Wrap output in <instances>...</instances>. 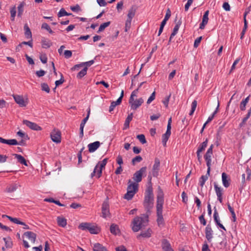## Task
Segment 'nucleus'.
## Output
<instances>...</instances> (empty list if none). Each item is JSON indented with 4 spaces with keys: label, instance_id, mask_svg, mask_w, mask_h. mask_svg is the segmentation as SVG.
Wrapping results in <instances>:
<instances>
[{
    "label": "nucleus",
    "instance_id": "1",
    "mask_svg": "<svg viewBox=\"0 0 251 251\" xmlns=\"http://www.w3.org/2000/svg\"><path fill=\"white\" fill-rule=\"evenodd\" d=\"M164 201V193L160 187L159 186L157 191L156 201L157 222L159 226L164 225V219L162 215Z\"/></svg>",
    "mask_w": 251,
    "mask_h": 251
},
{
    "label": "nucleus",
    "instance_id": "2",
    "mask_svg": "<svg viewBox=\"0 0 251 251\" xmlns=\"http://www.w3.org/2000/svg\"><path fill=\"white\" fill-rule=\"evenodd\" d=\"M154 204V195L151 186H148L146 190L145 199L143 202L144 206L147 211V214L151 213Z\"/></svg>",
    "mask_w": 251,
    "mask_h": 251
},
{
    "label": "nucleus",
    "instance_id": "3",
    "mask_svg": "<svg viewBox=\"0 0 251 251\" xmlns=\"http://www.w3.org/2000/svg\"><path fill=\"white\" fill-rule=\"evenodd\" d=\"M149 221V214H143L141 216H137L133 220L132 229L133 231L137 232L143 227L147 225Z\"/></svg>",
    "mask_w": 251,
    "mask_h": 251
},
{
    "label": "nucleus",
    "instance_id": "4",
    "mask_svg": "<svg viewBox=\"0 0 251 251\" xmlns=\"http://www.w3.org/2000/svg\"><path fill=\"white\" fill-rule=\"evenodd\" d=\"M107 158H104L101 161H99L97 165L95 166L93 172L91 175V177H93L95 175L97 176L98 178H100L102 174V170L105 168V166L107 162Z\"/></svg>",
    "mask_w": 251,
    "mask_h": 251
},
{
    "label": "nucleus",
    "instance_id": "5",
    "mask_svg": "<svg viewBox=\"0 0 251 251\" xmlns=\"http://www.w3.org/2000/svg\"><path fill=\"white\" fill-rule=\"evenodd\" d=\"M78 228L83 230H88L91 234H98L100 231V229L93 224L88 223H82Z\"/></svg>",
    "mask_w": 251,
    "mask_h": 251
},
{
    "label": "nucleus",
    "instance_id": "6",
    "mask_svg": "<svg viewBox=\"0 0 251 251\" xmlns=\"http://www.w3.org/2000/svg\"><path fill=\"white\" fill-rule=\"evenodd\" d=\"M146 171L147 167H143L134 174L132 179L134 180L135 182L138 184V183L141 181L142 176L144 174L146 173Z\"/></svg>",
    "mask_w": 251,
    "mask_h": 251
},
{
    "label": "nucleus",
    "instance_id": "7",
    "mask_svg": "<svg viewBox=\"0 0 251 251\" xmlns=\"http://www.w3.org/2000/svg\"><path fill=\"white\" fill-rule=\"evenodd\" d=\"M144 102L143 98H140L138 99H133L132 100H129V103L131 106V108L133 110H136Z\"/></svg>",
    "mask_w": 251,
    "mask_h": 251
},
{
    "label": "nucleus",
    "instance_id": "8",
    "mask_svg": "<svg viewBox=\"0 0 251 251\" xmlns=\"http://www.w3.org/2000/svg\"><path fill=\"white\" fill-rule=\"evenodd\" d=\"M52 141L56 143L61 142V132L58 129H54L50 133Z\"/></svg>",
    "mask_w": 251,
    "mask_h": 251
},
{
    "label": "nucleus",
    "instance_id": "9",
    "mask_svg": "<svg viewBox=\"0 0 251 251\" xmlns=\"http://www.w3.org/2000/svg\"><path fill=\"white\" fill-rule=\"evenodd\" d=\"M0 143H3V144H6L9 145H20V144H23V141H20L19 142H18L16 139H9V140H6L5 139H3L2 137H0Z\"/></svg>",
    "mask_w": 251,
    "mask_h": 251
},
{
    "label": "nucleus",
    "instance_id": "10",
    "mask_svg": "<svg viewBox=\"0 0 251 251\" xmlns=\"http://www.w3.org/2000/svg\"><path fill=\"white\" fill-rule=\"evenodd\" d=\"M23 124L27 126L30 128L31 129L39 131L42 129L41 127L39 126L37 124L35 123L31 122L26 120L23 121Z\"/></svg>",
    "mask_w": 251,
    "mask_h": 251
},
{
    "label": "nucleus",
    "instance_id": "11",
    "mask_svg": "<svg viewBox=\"0 0 251 251\" xmlns=\"http://www.w3.org/2000/svg\"><path fill=\"white\" fill-rule=\"evenodd\" d=\"M13 96L15 102L18 104L20 107H25L26 105L27 102L24 100L23 96L14 95H13Z\"/></svg>",
    "mask_w": 251,
    "mask_h": 251
},
{
    "label": "nucleus",
    "instance_id": "12",
    "mask_svg": "<svg viewBox=\"0 0 251 251\" xmlns=\"http://www.w3.org/2000/svg\"><path fill=\"white\" fill-rule=\"evenodd\" d=\"M160 160L156 158L154 160V164L152 167V175L153 176H157L158 174L160 167Z\"/></svg>",
    "mask_w": 251,
    "mask_h": 251
},
{
    "label": "nucleus",
    "instance_id": "13",
    "mask_svg": "<svg viewBox=\"0 0 251 251\" xmlns=\"http://www.w3.org/2000/svg\"><path fill=\"white\" fill-rule=\"evenodd\" d=\"M109 207V206L107 202H103L102 205V217L104 218L109 216L110 215Z\"/></svg>",
    "mask_w": 251,
    "mask_h": 251
},
{
    "label": "nucleus",
    "instance_id": "14",
    "mask_svg": "<svg viewBox=\"0 0 251 251\" xmlns=\"http://www.w3.org/2000/svg\"><path fill=\"white\" fill-rule=\"evenodd\" d=\"M128 186L127 188V191H133V193H136L138 191V184L136 182H133L130 179L128 180Z\"/></svg>",
    "mask_w": 251,
    "mask_h": 251
},
{
    "label": "nucleus",
    "instance_id": "15",
    "mask_svg": "<svg viewBox=\"0 0 251 251\" xmlns=\"http://www.w3.org/2000/svg\"><path fill=\"white\" fill-rule=\"evenodd\" d=\"M213 155V152H210V151H207L206 153L204 155V158L206 162V165L207 169H211V156Z\"/></svg>",
    "mask_w": 251,
    "mask_h": 251
},
{
    "label": "nucleus",
    "instance_id": "16",
    "mask_svg": "<svg viewBox=\"0 0 251 251\" xmlns=\"http://www.w3.org/2000/svg\"><path fill=\"white\" fill-rule=\"evenodd\" d=\"M222 179L223 185L227 188L230 184V179L226 173H223L222 174Z\"/></svg>",
    "mask_w": 251,
    "mask_h": 251
},
{
    "label": "nucleus",
    "instance_id": "17",
    "mask_svg": "<svg viewBox=\"0 0 251 251\" xmlns=\"http://www.w3.org/2000/svg\"><path fill=\"white\" fill-rule=\"evenodd\" d=\"M162 248L163 251H174L169 242L165 239L162 241Z\"/></svg>",
    "mask_w": 251,
    "mask_h": 251
},
{
    "label": "nucleus",
    "instance_id": "18",
    "mask_svg": "<svg viewBox=\"0 0 251 251\" xmlns=\"http://www.w3.org/2000/svg\"><path fill=\"white\" fill-rule=\"evenodd\" d=\"M100 142L99 141H96L94 143H90L88 145V150L90 152H93L95 151L100 146Z\"/></svg>",
    "mask_w": 251,
    "mask_h": 251
},
{
    "label": "nucleus",
    "instance_id": "19",
    "mask_svg": "<svg viewBox=\"0 0 251 251\" xmlns=\"http://www.w3.org/2000/svg\"><path fill=\"white\" fill-rule=\"evenodd\" d=\"M214 209H215V210H214V215H213V218H214V220L216 224L220 227H221V228L226 230V229L225 227L222 224L220 223V219L219 217L218 213L217 212V210L216 209V207H214Z\"/></svg>",
    "mask_w": 251,
    "mask_h": 251
},
{
    "label": "nucleus",
    "instance_id": "20",
    "mask_svg": "<svg viewBox=\"0 0 251 251\" xmlns=\"http://www.w3.org/2000/svg\"><path fill=\"white\" fill-rule=\"evenodd\" d=\"M17 135L22 138L21 141H23V144H20L21 146H24L25 145V141L29 139L28 135L25 132L20 130L17 132Z\"/></svg>",
    "mask_w": 251,
    "mask_h": 251
},
{
    "label": "nucleus",
    "instance_id": "21",
    "mask_svg": "<svg viewBox=\"0 0 251 251\" xmlns=\"http://www.w3.org/2000/svg\"><path fill=\"white\" fill-rule=\"evenodd\" d=\"M25 236L28 238V239L31 241L33 243L35 242L36 239V234L31 231L25 232L24 234Z\"/></svg>",
    "mask_w": 251,
    "mask_h": 251
},
{
    "label": "nucleus",
    "instance_id": "22",
    "mask_svg": "<svg viewBox=\"0 0 251 251\" xmlns=\"http://www.w3.org/2000/svg\"><path fill=\"white\" fill-rule=\"evenodd\" d=\"M211 227L209 225H207L205 228V237L208 241H210L213 237Z\"/></svg>",
    "mask_w": 251,
    "mask_h": 251
},
{
    "label": "nucleus",
    "instance_id": "23",
    "mask_svg": "<svg viewBox=\"0 0 251 251\" xmlns=\"http://www.w3.org/2000/svg\"><path fill=\"white\" fill-rule=\"evenodd\" d=\"M211 169H207V173L205 176H202L200 179V185L201 187H203L205 181L207 180L210 176V172Z\"/></svg>",
    "mask_w": 251,
    "mask_h": 251
},
{
    "label": "nucleus",
    "instance_id": "24",
    "mask_svg": "<svg viewBox=\"0 0 251 251\" xmlns=\"http://www.w3.org/2000/svg\"><path fill=\"white\" fill-rule=\"evenodd\" d=\"M151 235V230L149 228L146 231H142L139 235L137 236V238L139 239L141 237L144 238H149Z\"/></svg>",
    "mask_w": 251,
    "mask_h": 251
},
{
    "label": "nucleus",
    "instance_id": "25",
    "mask_svg": "<svg viewBox=\"0 0 251 251\" xmlns=\"http://www.w3.org/2000/svg\"><path fill=\"white\" fill-rule=\"evenodd\" d=\"M13 155V156H15V158H17V159L18 160V161L19 163H20L21 164H23L26 166H27L26 161L23 156H22L21 155L18 154H16V153H14Z\"/></svg>",
    "mask_w": 251,
    "mask_h": 251
},
{
    "label": "nucleus",
    "instance_id": "26",
    "mask_svg": "<svg viewBox=\"0 0 251 251\" xmlns=\"http://www.w3.org/2000/svg\"><path fill=\"white\" fill-rule=\"evenodd\" d=\"M41 44L43 48L48 49L52 45V43L50 40L43 38L42 39Z\"/></svg>",
    "mask_w": 251,
    "mask_h": 251
},
{
    "label": "nucleus",
    "instance_id": "27",
    "mask_svg": "<svg viewBox=\"0 0 251 251\" xmlns=\"http://www.w3.org/2000/svg\"><path fill=\"white\" fill-rule=\"evenodd\" d=\"M136 11L135 6H132L128 10L127 14V19L131 20L134 17Z\"/></svg>",
    "mask_w": 251,
    "mask_h": 251
},
{
    "label": "nucleus",
    "instance_id": "28",
    "mask_svg": "<svg viewBox=\"0 0 251 251\" xmlns=\"http://www.w3.org/2000/svg\"><path fill=\"white\" fill-rule=\"evenodd\" d=\"M94 251H107L106 249L100 243H96L93 246Z\"/></svg>",
    "mask_w": 251,
    "mask_h": 251
},
{
    "label": "nucleus",
    "instance_id": "29",
    "mask_svg": "<svg viewBox=\"0 0 251 251\" xmlns=\"http://www.w3.org/2000/svg\"><path fill=\"white\" fill-rule=\"evenodd\" d=\"M57 222L58 226L61 227H65L67 225V220L64 217H58Z\"/></svg>",
    "mask_w": 251,
    "mask_h": 251
},
{
    "label": "nucleus",
    "instance_id": "30",
    "mask_svg": "<svg viewBox=\"0 0 251 251\" xmlns=\"http://www.w3.org/2000/svg\"><path fill=\"white\" fill-rule=\"evenodd\" d=\"M132 118H133V114L132 113H130V114H129L128 115L127 117L126 118V119L125 121V124H124V127L123 128L124 130L129 127V123L132 120Z\"/></svg>",
    "mask_w": 251,
    "mask_h": 251
},
{
    "label": "nucleus",
    "instance_id": "31",
    "mask_svg": "<svg viewBox=\"0 0 251 251\" xmlns=\"http://www.w3.org/2000/svg\"><path fill=\"white\" fill-rule=\"evenodd\" d=\"M18 188V185L17 184H12L8 186L5 191L8 193H12L15 191Z\"/></svg>",
    "mask_w": 251,
    "mask_h": 251
},
{
    "label": "nucleus",
    "instance_id": "32",
    "mask_svg": "<svg viewBox=\"0 0 251 251\" xmlns=\"http://www.w3.org/2000/svg\"><path fill=\"white\" fill-rule=\"evenodd\" d=\"M25 34L27 38L31 39L32 33L28 25L26 24L24 25Z\"/></svg>",
    "mask_w": 251,
    "mask_h": 251
},
{
    "label": "nucleus",
    "instance_id": "33",
    "mask_svg": "<svg viewBox=\"0 0 251 251\" xmlns=\"http://www.w3.org/2000/svg\"><path fill=\"white\" fill-rule=\"evenodd\" d=\"M3 241L5 242V246L6 248H11L13 246V243L10 237L3 238Z\"/></svg>",
    "mask_w": 251,
    "mask_h": 251
},
{
    "label": "nucleus",
    "instance_id": "34",
    "mask_svg": "<svg viewBox=\"0 0 251 251\" xmlns=\"http://www.w3.org/2000/svg\"><path fill=\"white\" fill-rule=\"evenodd\" d=\"M250 96L247 97L245 100H243L240 104V109L242 111H244L246 109V106L249 102Z\"/></svg>",
    "mask_w": 251,
    "mask_h": 251
},
{
    "label": "nucleus",
    "instance_id": "35",
    "mask_svg": "<svg viewBox=\"0 0 251 251\" xmlns=\"http://www.w3.org/2000/svg\"><path fill=\"white\" fill-rule=\"evenodd\" d=\"M110 230V232L115 235L117 234L120 232L118 226L114 224L111 225Z\"/></svg>",
    "mask_w": 251,
    "mask_h": 251
},
{
    "label": "nucleus",
    "instance_id": "36",
    "mask_svg": "<svg viewBox=\"0 0 251 251\" xmlns=\"http://www.w3.org/2000/svg\"><path fill=\"white\" fill-rule=\"evenodd\" d=\"M208 139H206L205 141L203 142L201 144H200V146L198 148L197 151L199 152H201L203 151L206 147L207 146Z\"/></svg>",
    "mask_w": 251,
    "mask_h": 251
},
{
    "label": "nucleus",
    "instance_id": "37",
    "mask_svg": "<svg viewBox=\"0 0 251 251\" xmlns=\"http://www.w3.org/2000/svg\"><path fill=\"white\" fill-rule=\"evenodd\" d=\"M214 189L217 196H222L223 195V189L219 187L216 182L214 184Z\"/></svg>",
    "mask_w": 251,
    "mask_h": 251
},
{
    "label": "nucleus",
    "instance_id": "38",
    "mask_svg": "<svg viewBox=\"0 0 251 251\" xmlns=\"http://www.w3.org/2000/svg\"><path fill=\"white\" fill-rule=\"evenodd\" d=\"M25 3L23 1L20 3L18 6V16L21 17L24 12V7Z\"/></svg>",
    "mask_w": 251,
    "mask_h": 251
},
{
    "label": "nucleus",
    "instance_id": "39",
    "mask_svg": "<svg viewBox=\"0 0 251 251\" xmlns=\"http://www.w3.org/2000/svg\"><path fill=\"white\" fill-rule=\"evenodd\" d=\"M171 134V133H170L166 132L165 133L163 134L162 137V143L164 146H166L167 141H168L169 137L170 136Z\"/></svg>",
    "mask_w": 251,
    "mask_h": 251
},
{
    "label": "nucleus",
    "instance_id": "40",
    "mask_svg": "<svg viewBox=\"0 0 251 251\" xmlns=\"http://www.w3.org/2000/svg\"><path fill=\"white\" fill-rule=\"evenodd\" d=\"M181 24V22L180 21H179L176 23V25L175 26V27L173 29V32L172 33V37H174L176 34Z\"/></svg>",
    "mask_w": 251,
    "mask_h": 251
},
{
    "label": "nucleus",
    "instance_id": "41",
    "mask_svg": "<svg viewBox=\"0 0 251 251\" xmlns=\"http://www.w3.org/2000/svg\"><path fill=\"white\" fill-rule=\"evenodd\" d=\"M135 193H133V191L132 192L131 191H127L126 193L124 196V198L127 200H130L132 199Z\"/></svg>",
    "mask_w": 251,
    "mask_h": 251
},
{
    "label": "nucleus",
    "instance_id": "42",
    "mask_svg": "<svg viewBox=\"0 0 251 251\" xmlns=\"http://www.w3.org/2000/svg\"><path fill=\"white\" fill-rule=\"evenodd\" d=\"M87 68L84 67L81 71H80L77 75V78H81L86 75Z\"/></svg>",
    "mask_w": 251,
    "mask_h": 251
},
{
    "label": "nucleus",
    "instance_id": "43",
    "mask_svg": "<svg viewBox=\"0 0 251 251\" xmlns=\"http://www.w3.org/2000/svg\"><path fill=\"white\" fill-rule=\"evenodd\" d=\"M110 24V22H107L106 23H104L100 25V26L99 27V30L98 31V32L99 33L100 32L104 30V29L108 27Z\"/></svg>",
    "mask_w": 251,
    "mask_h": 251
},
{
    "label": "nucleus",
    "instance_id": "44",
    "mask_svg": "<svg viewBox=\"0 0 251 251\" xmlns=\"http://www.w3.org/2000/svg\"><path fill=\"white\" fill-rule=\"evenodd\" d=\"M71 15H72L71 13H67L64 8H61L57 14L59 17L64 16H70Z\"/></svg>",
    "mask_w": 251,
    "mask_h": 251
},
{
    "label": "nucleus",
    "instance_id": "45",
    "mask_svg": "<svg viewBox=\"0 0 251 251\" xmlns=\"http://www.w3.org/2000/svg\"><path fill=\"white\" fill-rule=\"evenodd\" d=\"M197 106V101L196 100H194L192 102V104H191V111H190V112L189 113V115L190 116H191V115H192L193 114L194 111L196 110Z\"/></svg>",
    "mask_w": 251,
    "mask_h": 251
},
{
    "label": "nucleus",
    "instance_id": "46",
    "mask_svg": "<svg viewBox=\"0 0 251 251\" xmlns=\"http://www.w3.org/2000/svg\"><path fill=\"white\" fill-rule=\"evenodd\" d=\"M10 14H11V20L12 21H14L15 17L16 14V6H14L10 9Z\"/></svg>",
    "mask_w": 251,
    "mask_h": 251
},
{
    "label": "nucleus",
    "instance_id": "47",
    "mask_svg": "<svg viewBox=\"0 0 251 251\" xmlns=\"http://www.w3.org/2000/svg\"><path fill=\"white\" fill-rule=\"evenodd\" d=\"M42 29H46L50 33L52 34L53 31L51 29L50 26L46 23H44L41 26Z\"/></svg>",
    "mask_w": 251,
    "mask_h": 251
},
{
    "label": "nucleus",
    "instance_id": "48",
    "mask_svg": "<svg viewBox=\"0 0 251 251\" xmlns=\"http://www.w3.org/2000/svg\"><path fill=\"white\" fill-rule=\"evenodd\" d=\"M121 103H118L117 100L115 101H113L111 102V105L109 107V111L110 112H111L114 109V108L118 105H120Z\"/></svg>",
    "mask_w": 251,
    "mask_h": 251
},
{
    "label": "nucleus",
    "instance_id": "49",
    "mask_svg": "<svg viewBox=\"0 0 251 251\" xmlns=\"http://www.w3.org/2000/svg\"><path fill=\"white\" fill-rule=\"evenodd\" d=\"M137 138L140 141V142L144 144L146 143L147 141L145 138V136L144 134H139L137 136Z\"/></svg>",
    "mask_w": 251,
    "mask_h": 251
},
{
    "label": "nucleus",
    "instance_id": "50",
    "mask_svg": "<svg viewBox=\"0 0 251 251\" xmlns=\"http://www.w3.org/2000/svg\"><path fill=\"white\" fill-rule=\"evenodd\" d=\"M41 89L42 91H45L48 93L50 92V89L48 85L46 83H43L41 84Z\"/></svg>",
    "mask_w": 251,
    "mask_h": 251
},
{
    "label": "nucleus",
    "instance_id": "51",
    "mask_svg": "<svg viewBox=\"0 0 251 251\" xmlns=\"http://www.w3.org/2000/svg\"><path fill=\"white\" fill-rule=\"evenodd\" d=\"M142 160V157L141 156H136L132 159V164L134 165L136 163L140 162Z\"/></svg>",
    "mask_w": 251,
    "mask_h": 251
},
{
    "label": "nucleus",
    "instance_id": "52",
    "mask_svg": "<svg viewBox=\"0 0 251 251\" xmlns=\"http://www.w3.org/2000/svg\"><path fill=\"white\" fill-rule=\"evenodd\" d=\"M94 61L93 60H92L89 61L81 63V65H82V67L85 66V67H86L88 68V67H90L92 65H93L94 64Z\"/></svg>",
    "mask_w": 251,
    "mask_h": 251
},
{
    "label": "nucleus",
    "instance_id": "53",
    "mask_svg": "<svg viewBox=\"0 0 251 251\" xmlns=\"http://www.w3.org/2000/svg\"><path fill=\"white\" fill-rule=\"evenodd\" d=\"M208 14H209V11L207 10L204 13V15L202 17V22H204L205 23H207L208 22Z\"/></svg>",
    "mask_w": 251,
    "mask_h": 251
},
{
    "label": "nucleus",
    "instance_id": "54",
    "mask_svg": "<svg viewBox=\"0 0 251 251\" xmlns=\"http://www.w3.org/2000/svg\"><path fill=\"white\" fill-rule=\"evenodd\" d=\"M138 91H139V88H138L136 90H134L131 93V94L130 95L129 100H131H131H132L133 99H134V97H137V94L138 92Z\"/></svg>",
    "mask_w": 251,
    "mask_h": 251
},
{
    "label": "nucleus",
    "instance_id": "55",
    "mask_svg": "<svg viewBox=\"0 0 251 251\" xmlns=\"http://www.w3.org/2000/svg\"><path fill=\"white\" fill-rule=\"evenodd\" d=\"M155 98V92L154 91L151 95V96L149 97L148 99L147 103V104L151 103L154 99Z\"/></svg>",
    "mask_w": 251,
    "mask_h": 251
},
{
    "label": "nucleus",
    "instance_id": "56",
    "mask_svg": "<svg viewBox=\"0 0 251 251\" xmlns=\"http://www.w3.org/2000/svg\"><path fill=\"white\" fill-rule=\"evenodd\" d=\"M64 82V79L62 74H61V78L59 80H56L55 82L56 86H58L59 85L62 84Z\"/></svg>",
    "mask_w": 251,
    "mask_h": 251
},
{
    "label": "nucleus",
    "instance_id": "57",
    "mask_svg": "<svg viewBox=\"0 0 251 251\" xmlns=\"http://www.w3.org/2000/svg\"><path fill=\"white\" fill-rule=\"evenodd\" d=\"M201 39H202V37L201 36V37L197 38L195 40L194 44V48H197L199 46V44H200Z\"/></svg>",
    "mask_w": 251,
    "mask_h": 251
},
{
    "label": "nucleus",
    "instance_id": "58",
    "mask_svg": "<svg viewBox=\"0 0 251 251\" xmlns=\"http://www.w3.org/2000/svg\"><path fill=\"white\" fill-rule=\"evenodd\" d=\"M240 61V58H237L234 62H233L231 69L229 71V73L230 74L235 69V66L236 64H237Z\"/></svg>",
    "mask_w": 251,
    "mask_h": 251
},
{
    "label": "nucleus",
    "instance_id": "59",
    "mask_svg": "<svg viewBox=\"0 0 251 251\" xmlns=\"http://www.w3.org/2000/svg\"><path fill=\"white\" fill-rule=\"evenodd\" d=\"M40 59L43 63L45 64L47 62L48 58L46 55L44 54L40 55Z\"/></svg>",
    "mask_w": 251,
    "mask_h": 251
},
{
    "label": "nucleus",
    "instance_id": "60",
    "mask_svg": "<svg viewBox=\"0 0 251 251\" xmlns=\"http://www.w3.org/2000/svg\"><path fill=\"white\" fill-rule=\"evenodd\" d=\"M64 54L66 58H69L72 56V52L71 50H66L64 51Z\"/></svg>",
    "mask_w": 251,
    "mask_h": 251
},
{
    "label": "nucleus",
    "instance_id": "61",
    "mask_svg": "<svg viewBox=\"0 0 251 251\" xmlns=\"http://www.w3.org/2000/svg\"><path fill=\"white\" fill-rule=\"evenodd\" d=\"M199 220L200 221V223L202 224L203 226H205L206 224V221L204 217V215L202 214L199 217Z\"/></svg>",
    "mask_w": 251,
    "mask_h": 251
},
{
    "label": "nucleus",
    "instance_id": "62",
    "mask_svg": "<svg viewBox=\"0 0 251 251\" xmlns=\"http://www.w3.org/2000/svg\"><path fill=\"white\" fill-rule=\"evenodd\" d=\"M46 74V72L44 70H41L36 72V75L38 77H41L44 76Z\"/></svg>",
    "mask_w": 251,
    "mask_h": 251
},
{
    "label": "nucleus",
    "instance_id": "63",
    "mask_svg": "<svg viewBox=\"0 0 251 251\" xmlns=\"http://www.w3.org/2000/svg\"><path fill=\"white\" fill-rule=\"evenodd\" d=\"M223 7L226 11H230V7L228 2H224L223 5Z\"/></svg>",
    "mask_w": 251,
    "mask_h": 251
},
{
    "label": "nucleus",
    "instance_id": "64",
    "mask_svg": "<svg viewBox=\"0 0 251 251\" xmlns=\"http://www.w3.org/2000/svg\"><path fill=\"white\" fill-rule=\"evenodd\" d=\"M97 2L100 6H105L107 5L105 0H97Z\"/></svg>",
    "mask_w": 251,
    "mask_h": 251
}]
</instances>
